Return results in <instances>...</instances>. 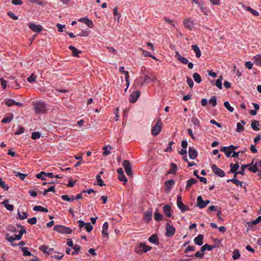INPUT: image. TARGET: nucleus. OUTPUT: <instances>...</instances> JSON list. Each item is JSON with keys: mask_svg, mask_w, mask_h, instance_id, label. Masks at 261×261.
Here are the masks:
<instances>
[{"mask_svg": "<svg viewBox=\"0 0 261 261\" xmlns=\"http://www.w3.org/2000/svg\"><path fill=\"white\" fill-rule=\"evenodd\" d=\"M154 218L156 221H161L163 219V215L159 213L158 209H156Z\"/></svg>", "mask_w": 261, "mask_h": 261, "instance_id": "c9c22d12", "label": "nucleus"}, {"mask_svg": "<svg viewBox=\"0 0 261 261\" xmlns=\"http://www.w3.org/2000/svg\"><path fill=\"white\" fill-rule=\"evenodd\" d=\"M193 77L196 83H200L201 82V77L198 73H194L193 75Z\"/></svg>", "mask_w": 261, "mask_h": 261, "instance_id": "e433bc0d", "label": "nucleus"}, {"mask_svg": "<svg viewBox=\"0 0 261 261\" xmlns=\"http://www.w3.org/2000/svg\"><path fill=\"white\" fill-rule=\"evenodd\" d=\"M28 222L30 224H35L37 222V218L36 217H33L28 219Z\"/></svg>", "mask_w": 261, "mask_h": 261, "instance_id": "338daca9", "label": "nucleus"}, {"mask_svg": "<svg viewBox=\"0 0 261 261\" xmlns=\"http://www.w3.org/2000/svg\"><path fill=\"white\" fill-rule=\"evenodd\" d=\"M148 241L155 245H158L159 243L158 235L156 234H153L151 237H150L148 239Z\"/></svg>", "mask_w": 261, "mask_h": 261, "instance_id": "b1692460", "label": "nucleus"}, {"mask_svg": "<svg viewBox=\"0 0 261 261\" xmlns=\"http://www.w3.org/2000/svg\"><path fill=\"white\" fill-rule=\"evenodd\" d=\"M69 49L72 51L73 56L75 57H79V54L81 53V51L78 50L75 47L70 45L68 47Z\"/></svg>", "mask_w": 261, "mask_h": 261, "instance_id": "bb28decb", "label": "nucleus"}, {"mask_svg": "<svg viewBox=\"0 0 261 261\" xmlns=\"http://www.w3.org/2000/svg\"><path fill=\"white\" fill-rule=\"evenodd\" d=\"M197 182V180L194 178H192L187 181V185L186 186V190H188L189 188L194 184Z\"/></svg>", "mask_w": 261, "mask_h": 261, "instance_id": "7c9ffc66", "label": "nucleus"}, {"mask_svg": "<svg viewBox=\"0 0 261 261\" xmlns=\"http://www.w3.org/2000/svg\"><path fill=\"white\" fill-rule=\"evenodd\" d=\"M230 171L232 173H234V177H236V174L238 173H242L241 172H236V171L239 169V164L238 162H236L234 164H230Z\"/></svg>", "mask_w": 261, "mask_h": 261, "instance_id": "f3484780", "label": "nucleus"}, {"mask_svg": "<svg viewBox=\"0 0 261 261\" xmlns=\"http://www.w3.org/2000/svg\"><path fill=\"white\" fill-rule=\"evenodd\" d=\"M0 187L6 191L8 190L9 188V186L5 184L2 178H0Z\"/></svg>", "mask_w": 261, "mask_h": 261, "instance_id": "49530a36", "label": "nucleus"}, {"mask_svg": "<svg viewBox=\"0 0 261 261\" xmlns=\"http://www.w3.org/2000/svg\"><path fill=\"white\" fill-rule=\"evenodd\" d=\"M215 247V246H213L209 245L207 244H205L204 245H203V246H202L201 247L200 251L201 252H204L206 250L210 251V250H212Z\"/></svg>", "mask_w": 261, "mask_h": 261, "instance_id": "2f4dec72", "label": "nucleus"}, {"mask_svg": "<svg viewBox=\"0 0 261 261\" xmlns=\"http://www.w3.org/2000/svg\"><path fill=\"white\" fill-rule=\"evenodd\" d=\"M96 179L97 180V185L100 187H102V186H105V185L103 183V180H102V179L101 178V176H100V175H97L96 176Z\"/></svg>", "mask_w": 261, "mask_h": 261, "instance_id": "79ce46f5", "label": "nucleus"}, {"mask_svg": "<svg viewBox=\"0 0 261 261\" xmlns=\"http://www.w3.org/2000/svg\"><path fill=\"white\" fill-rule=\"evenodd\" d=\"M175 57L178 61H179L180 62L184 64L188 63V60L187 58L181 56L178 53H176Z\"/></svg>", "mask_w": 261, "mask_h": 261, "instance_id": "393cba45", "label": "nucleus"}, {"mask_svg": "<svg viewBox=\"0 0 261 261\" xmlns=\"http://www.w3.org/2000/svg\"><path fill=\"white\" fill-rule=\"evenodd\" d=\"M18 215L19 216V219L20 220H23L24 219H26L28 216V215L26 212H23L22 214L21 215L20 213L19 212Z\"/></svg>", "mask_w": 261, "mask_h": 261, "instance_id": "13d9d810", "label": "nucleus"}, {"mask_svg": "<svg viewBox=\"0 0 261 261\" xmlns=\"http://www.w3.org/2000/svg\"><path fill=\"white\" fill-rule=\"evenodd\" d=\"M166 225V236L167 237H172L175 232V228L173 226L169 225L168 223H167Z\"/></svg>", "mask_w": 261, "mask_h": 261, "instance_id": "6e6552de", "label": "nucleus"}, {"mask_svg": "<svg viewBox=\"0 0 261 261\" xmlns=\"http://www.w3.org/2000/svg\"><path fill=\"white\" fill-rule=\"evenodd\" d=\"M20 249L23 252V255L24 256H30L32 255L31 253L28 250V248L27 247H20Z\"/></svg>", "mask_w": 261, "mask_h": 261, "instance_id": "ea45409f", "label": "nucleus"}, {"mask_svg": "<svg viewBox=\"0 0 261 261\" xmlns=\"http://www.w3.org/2000/svg\"><path fill=\"white\" fill-rule=\"evenodd\" d=\"M209 102L212 105V107H215L217 105V99L215 96H212L209 100Z\"/></svg>", "mask_w": 261, "mask_h": 261, "instance_id": "864d4df0", "label": "nucleus"}, {"mask_svg": "<svg viewBox=\"0 0 261 261\" xmlns=\"http://www.w3.org/2000/svg\"><path fill=\"white\" fill-rule=\"evenodd\" d=\"M177 170V165L175 163H172L171 164V167H170V169L168 171H167V174H174L176 173Z\"/></svg>", "mask_w": 261, "mask_h": 261, "instance_id": "5701e85b", "label": "nucleus"}, {"mask_svg": "<svg viewBox=\"0 0 261 261\" xmlns=\"http://www.w3.org/2000/svg\"><path fill=\"white\" fill-rule=\"evenodd\" d=\"M34 211H40L42 212H48V209L40 205H36L33 207Z\"/></svg>", "mask_w": 261, "mask_h": 261, "instance_id": "473e14b6", "label": "nucleus"}, {"mask_svg": "<svg viewBox=\"0 0 261 261\" xmlns=\"http://www.w3.org/2000/svg\"><path fill=\"white\" fill-rule=\"evenodd\" d=\"M220 151L221 152H224L227 158H229L232 152V150H231L229 146L222 147L220 149Z\"/></svg>", "mask_w": 261, "mask_h": 261, "instance_id": "a211bd4d", "label": "nucleus"}, {"mask_svg": "<svg viewBox=\"0 0 261 261\" xmlns=\"http://www.w3.org/2000/svg\"><path fill=\"white\" fill-rule=\"evenodd\" d=\"M85 228L87 232H90L92 229L93 226L90 224V223H87L85 225Z\"/></svg>", "mask_w": 261, "mask_h": 261, "instance_id": "774afa93", "label": "nucleus"}, {"mask_svg": "<svg viewBox=\"0 0 261 261\" xmlns=\"http://www.w3.org/2000/svg\"><path fill=\"white\" fill-rule=\"evenodd\" d=\"M8 15L14 20H17L18 19V16H16L15 14L12 12H9L7 13Z\"/></svg>", "mask_w": 261, "mask_h": 261, "instance_id": "e2e57ef3", "label": "nucleus"}, {"mask_svg": "<svg viewBox=\"0 0 261 261\" xmlns=\"http://www.w3.org/2000/svg\"><path fill=\"white\" fill-rule=\"evenodd\" d=\"M189 155L191 159H195L197 156V152L193 147H189Z\"/></svg>", "mask_w": 261, "mask_h": 261, "instance_id": "dca6fc26", "label": "nucleus"}, {"mask_svg": "<svg viewBox=\"0 0 261 261\" xmlns=\"http://www.w3.org/2000/svg\"><path fill=\"white\" fill-rule=\"evenodd\" d=\"M5 104L8 107H11L13 105L17 106L18 107H21L22 106V103L20 102H16L13 99H6L5 100Z\"/></svg>", "mask_w": 261, "mask_h": 261, "instance_id": "f8f14e48", "label": "nucleus"}, {"mask_svg": "<svg viewBox=\"0 0 261 261\" xmlns=\"http://www.w3.org/2000/svg\"><path fill=\"white\" fill-rule=\"evenodd\" d=\"M151 248V246H147L143 243H140L136 249V251L137 253L139 254L142 252H147L150 251Z\"/></svg>", "mask_w": 261, "mask_h": 261, "instance_id": "7ed1b4c3", "label": "nucleus"}, {"mask_svg": "<svg viewBox=\"0 0 261 261\" xmlns=\"http://www.w3.org/2000/svg\"><path fill=\"white\" fill-rule=\"evenodd\" d=\"M79 21L86 24L90 28H93L94 27L92 21L87 17L80 18Z\"/></svg>", "mask_w": 261, "mask_h": 261, "instance_id": "2eb2a0df", "label": "nucleus"}, {"mask_svg": "<svg viewBox=\"0 0 261 261\" xmlns=\"http://www.w3.org/2000/svg\"><path fill=\"white\" fill-rule=\"evenodd\" d=\"M184 25L186 28L191 30L193 27L194 23L190 19H187L184 20Z\"/></svg>", "mask_w": 261, "mask_h": 261, "instance_id": "aec40b11", "label": "nucleus"}, {"mask_svg": "<svg viewBox=\"0 0 261 261\" xmlns=\"http://www.w3.org/2000/svg\"><path fill=\"white\" fill-rule=\"evenodd\" d=\"M32 106L35 113L37 114L44 113L47 110V106L44 102L39 100L32 102Z\"/></svg>", "mask_w": 261, "mask_h": 261, "instance_id": "f257e3e1", "label": "nucleus"}, {"mask_svg": "<svg viewBox=\"0 0 261 261\" xmlns=\"http://www.w3.org/2000/svg\"><path fill=\"white\" fill-rule=\"evenodd\" d=\"M191 121L195 126L198 127L200 126V121L197 118L193 117L191 119Z\"/></svg>", "mask_w": 261, "mask_h": 261, "instance_id": "603ef678", "label": "nucleus"}, {"mask_svg": "<svg viewBox=\"0 0 261 261\" xmlns=\"http://www.w3.org/2000/svg\"><path fill=\"white\" fill-rule=\"evenodd\" d=\"M118 179L120 181H124V185L126 184V183L127 181V179L126 177H125V176L124 175V174H122V175H118Z\"/></svg>", "mask_w": 261, "mask_h": 261, "instance_id": "4d7b16f0", "label": "nucleus"}, {"mask_svg": "<svg viewBox=\"0 0 261 261\" xmlns=\"http://www.w3.org/2000/svg\"><path fill=\"white\" fill-rule=\"evenodd\" d=\"M240 256V253L238 250L235 249L233 252L232 258L233 259L236 260Z\"/></svg>", "mask_w": 261, "mask_h": 261, "instance_id": "c03bdc74", "label": "nucleus"}, {"mask_svg": "<svg viewBox=\"0 0 261 261\" xmlns=\"http://www.w3.org/2000/svg\"><path fill=\"white\" fill-rule=\"evenodd\" d=\"M163 211L164 214L167 217L170 218L172 216V214L171 212V207L169 205H165L163 207Z\"/></svg>", "mask_w": 261, "mask_h": 261, "instance_id": "412c9836", "label": "nucleus"}, {"mask_svg": "<svg viewBox=\"0 0 261 261\" xmlns=\"http://www.w3.org/2000/svg\"><path fill=\"white\" fill-rule=\"evenodd\" d=\"M177 205L182 212H186L189 210L188 206L183 203L181 196L180 195H177Z\"/></svg>", "mask_w": 261, "mask_h": 261, "instance_id": "39448f33", "label": "nucleus"}, {"mask_svg": "<svg viewBox=\"0 0 261 261\" xmlns=\"http://www.w3.org/2000/svg\"><path fill=\"white\" fill-rule=\"evenodd\" d=\"M224 106L230 112H232L234 110L233 107L230 106L229 102L228 101H225L224 103Z\"/></svg>", "mask_w": 261, "mask_h": 261, "instance_id": "09e8293b", "label": "nucleus"}, {"mask_svg": "<svg viewBox=\"0 0 261 261\" xmlns=\"http://www.w3.org/2000/svg\"><path fill=\"white\" fill-rule=\"evenodd\" d=\"M39 249L41 251L47 254H52L54 252L53 248H49L48 246L46 245L41 246L40 247Z\"/></svg>", "mask_w": 261, "mask_h": 261, "instance_id": "ddd939ff", "label": "nucleus"}, {"mask_svg": "<svg viewBox=\"0 0 261 261\" xmlns=\"http://www.w3.org/2000/svg\"><path fill=\"white\" fill-rule=\"evenodd\" d=\"M255 62L257 65H261V55H257L256 57H254Z\"/></svg>", "mask_w": 261, "mask_h": 261, "instance_id": "6e6d98bb", "label": "nucleus"}, {"mask_svg": "<svg viewBox=\"0 0 261 261\" xmlns=\"http://www.w3.org/2000/svg\"><path fill=\"white\" fill-rule=\"evenodd\" d=\"M259 122L257 120H253L251 122V128L254 130L256 131H258L259 130Z\"/></svg>", "mask_w": 261, "mask_h": 261, "instance_id": "c756f323", "label": "nucleus"}, {"mask_svg": "<svg viewBox=\"0 0 261 261\" xmlns=\"http://www.w3.org/2000/svg\"><path fill=\"white\" fill-rule=\"evenodd\" d=\"M260 222V220L259 219V218L258 217L257 218H256L255 220L253 221H251L250 222H248V224L249 225V226H251V225H255V224H258L259 222Z\"/></svg>", "mask_w": 261, "mask_h": 261, "instance_id": "69168bd1", "label": "nucleus"}, {"mask_svg": "<svg viewBox=\"0 0 261 261\" xmlns=\"http://www.w3.org/2000/svg\"><path fill=\"white\" fill-rule=\"evenodd\" d=\"M73 249H74V251L71 253V255H74L79 254L81 249V247L77 245H75L73 246Z\"/></svg>", "mask_w": 261, "mask_h": 261, "instance_id": "4c0bfd02", "label": "nucleus"}, {"mask_svg": "<svg viewBox=\"0 0 261 261\" xmlns=\"http://www.w3.org/2000/svg\"><path fill=\"white\" fill-rule=\"evenodd\" d=\"M203 236L201 234H198L197 237H196L194 239V242L195 244L201 246L203 244Z\"/></svg>", "mask_w": 261, "mask_h": 261, "instance_id": "6ab92c4d", "label": "nucleus"}, {"mask_svg": "<svg viewBox=\"0 0 261 261\" xmlns=\"http://www.w3.org/2000/svg\"><path fill=\"white\" fill-rule=\"evenodd\" d=\"M187 82L191 88L193 87L194 82H193V80L191 77H187Z\"/></svg>", "mask_w": 261, "mask_h": 261, "instance_id": "bf43d9fd", "label": "nucleus"}, {"mask_svg": "<svg viewBox=\"0 0 261 261\" xmlns=\"http://www.w3.org/2000/svg\"><path fill=\"white\" fill-rule=\"evenodd\" d=\"M155 80V77L152 74L145 75L144 77L145 82H150L153 81Z\"/></svg>", "mask_w": 261, "mask_h": 261, "instance_id": "f704fd0d", "label": "nucleus"}, {"mask_svg": "<svg viewBox=\"0 0 261 261\" xmlns=\"http://www.w3.org/2000/svg\"><path fill=\"white\" fill-rule=\"evenodd\" d=\"M12 119H13V115H11L10 116L4 118L2 120V122L3 123H9L11 121V120Z\"/></svg>", "mask_w": 261, "mask_h": 261, "instance_id": "de8ad7c7", "label": "nucleus"}, {"mask_svg": "<svg viewBox=\"0 0 261 261\" xmlns=\"http://www.w3.org/2000/svg\"><path fill=\"white\" fill-rule=\"evenodd\" d=\"M165 185L167 189H170L171 187L174 185V181L173 179L167 180L166 181Z\"/></svg>", "mask_w": 261, "mask_h": 261, "instance_id": "58836bf2", "label": "nucleus"}, {"mask_svg": "<svg viewBox=\"0 0 261 261\" xmlns=\"http://www.w3.org/2000/svg\"><path fill=\"white\" fill-rule=\"evenodd\" d=\"M6 239L9 241L10 243H12L14 242V241H15V238L14 237H12V236H10L9 234H6Z\"/></svg>", "mask_w": 261, "mask_h": 261, "instance_id": "052dcab7", "label": "nucleus"}, {"mask_svg": "<svg viewBox=\"0 0 261 261\" xmlns=\"http://www.w3.org/2000/svg\"><path fill=\"white\" fill-rule=\"evenodd\" d=\"M41 136V134L38 132H35L32 134L31 138L33 140L39 139Z\"/></svg>", "mask_w": 261, "mask_h": 261, "instance_id": "37998d69", "label": "nucleus"}, {"mask_svg": "<svg viewBox=\"0 0 261 261\" xmlns=\"http://www.w3.org/2000/svg\"><path fill=\"white\" fill-rule=\"evenodd\" d=\"M192 49L194 51V52L196 54V57L197 58H199L201 56V51H200L199 48L198 47V45L196 44L193 45L192 46Z\"/></svg>", "mask_w": 261, "mask_h": 261, "instance_id": "c85d7f7f", "label": "nucleus"}, {"mask_svg": "<svg viewBox=\"0 0 261 261\" xmlns=\"http://www.w3.org/2000/svg\"><path fill=\"white\" fill-rule=\"evenodd\" d=\"M54 230L57 232L65 234H70L72 232V229L64 225H58L54 227Z\"/></svg>", "mask_w": 261, "mask_h": 261, "instance_id": "f03ea898", "label": "nucleus"}, {"mask_svg": "<svg viewBox=\"0 0 261 261\" xmlns=\"http://www.w3.org/2000/svg\"><path fill=\"white\" fill-rule=\"evenodd\" d=\"M14 173H15V175L16 176L19 177L22 180H24V179L25 178V177L27 176V174H24V173H20V172H15Z\"/></svg>", "mask_w": 261, "mask_h": 261, "instance_id": "a18cd8bd", "label": "nucleus"}, {"mask_svg": "<svg viewBox=\"0 0 261 261\" xmlns=\"http://www.w3.org/2000/svg\"><path fill=\"white\" fill-rule=\"evenodd\" d=\"M109 148L111 149V147L109 146H106L104 147V148H103V149L104 150V151L102 153L103 155L106 156L110 154L111 152L110 150L108 149Z\"/></svg>", "mask_w": 261, "mask_h": 261, "instance_id": "5fc2aeb1", "label": "nucleus"}, {"mask_svg": "<svg viewBox=\"0 0 261 261\" xmlns=\"http://www.w3.org/2000/svg\"><path fill=\"white\" fill-rule=\"evenodd\" d=\"M152 208H149L145 213H144V220L146 222H149L150 220L152 219Z\"/></svg>", "mask_w": 261, "mask_h": 261, "instance_id": "9b49d317", "label": "nucleus"}, {"mask_svg": "<svg viewBox=\"0 0 261 261\" xmlns=\"http://www.w3.org/2000/svg\"><path fill=\"white\" fill-rule=\"evenodd\" d=\"M141 92L139 91H133L129 96V101L130 102L135 103L140 95Z\"/></svg>", "mask_w": 261, "mask_h": 261, "instance_id": "9d476101", "label": "nucleus"}, {"mask_svg": "<svg viewBox=\"0 0 261 261\" xmlns=\"http://www.w3.org/2000/svg\"><path fill=\"white\" fill-rule=\"evenodd\" d=\"M246 10L252 14L254 16H259V12L250 7H246Z\"/></svg>", "mask_w": 261, "mask_h": 261, "instance_id": "72a5a7b5", "label": "nucleus"}, {"mask_svg": "<svg viewBox=\"0 0 261 261\" xmlns=\"http://www.w3.org/2000/svg\"><path fill=\"white\" fill-rule=\"evenodd\" d=\"M254 110H251L249 111V114L252 116H254L257 114V111L259 109V106L257 103H252Z\"/></svg>", "mask_w": 261, "mask_h": 261, "instance_id": "cd10ccee", "label": "nucleus"}, {"mask_svg": "<svg viewBox=\"0 0 261 261\" xmlns=\"http://www.w3.org/2000/svg\"><path fill=\"white\" fill-rule=\"evenodd\" d=\"M229 181H232L233 183L236 184L237 186L242 187L243 183L238 179H236L235 178H232L231 179L227 180L228 182H229Z\"/></svg>", "mask_w": 261, "mask_h": 261, "instance_id": "8fccbe9b", "label": "nucleus"}, {"mask_svg": "<svg viewBox=\"0 0 261 261\" xmlns=\"http://www.w3.org/2000/svg\"><path fill=\"white\" fill-rule=\"evenodd\" d=\"M196 206L200 209L205 207L204 200H203L201 196H199L197 198Z\"/></svg>", "mask_w": 261, "mask_h": 261, "instance_id": "4468645a", "label": "nucleus"}, {"mask_svg": "<svg viewBox=\"0 0 261 261\" xmlns=\"http://www.w3.org/2000/svg\"><path fill=\"white\" fill-rule=\"evenodd\" d=\"M237 131L238 132H241L243 131L244 130V126L243 125H242L240 123H238L237 124Z\"/></svg>", "mask_w": 261, "mask_h": 261, "instance_id": "680f3d73", "label": "nucleus"}, {"mask_svg": "<svg viewBox=\"0 0 261 261\" xmlns=\"http://www.w3.org/2000/svg\"><path fill=\"white\" fill-rule=\"evenodd\" d=\"M162 122L160 119L158 120L156 124L153 127L151 130V134L153 136H157L160 132L162 129Z\"/></svg>", "mask_w": 261, "mask_h": 261, "instance_id": "20e7f679", "label": "nucleus"}, {"mask_svg": "<svg viewBox=\"0 0 261 261\" xmlns=\"http://www.w3.org/2000/svg\"><path fill=\"white\" fill-rule=\"evenodd\" d=\"M109 227V223L107 222H106L103 223L102 225V234L103 237H108V229Z\"/></svg>", "mask_w": 261, "mask_h": 261, "instance_id": "4be33fe9", "label": "nucleus"}, {"mask_svg": "<svg viewBox=\"0 0 261 261\" xmlns=\"http://www.w3.org/2000/svg\"><path fill=\"white\" fill-rule=\"evenodd\" d=\"M28 26L32 31L36 33L40 32L43 29V27L41 25L33 23H29Z\"/></svg>", "mask_w": 261, "mask_h": 261, "instance_id": "1a4fd4ad", "label": "nucleus"}, {"mask_svg": "<svg viewBox=\"0 0 261 261\" xmlns=\"http://www.w3.org/2000/svg\"><path fill=\"white\" fill-rule=\"evenodd\" d=\"M223 80V77L222 76H220L216 82V86L220 89H222V81Z\"/></svg>", "mask_w": 261, "mask_h": 261, "instance_id": "a19ab883", "label": "nucleus"}, {"mask_svg": "<svg viewBox=\"0 0 261 261\" xmlns=\"http://www.w3.org/2000/svg\"><path fill=\"white\" fill-rule=\"evenodd\" d=\"M213 172L219 177H223L225 176V172L222 169L219 168L216 165H212Z\"/></svg>", "mask_w": 261, "mask_h": 261, "instance_id": "423d86ee", "label": "nucleus"}, {"mask_svg": "<svg viewBox=\"0 0 261 261\" xmlns=\"http://www.w3.org/2000/svg\"><path fill=\"white\" fill-rule=\"evenodd\" d=\"M2 204L5 206L7 210L12 211L14 210V206L12 204L9 203L8 200H5L2 202Z\"/></svg>", "mask_w": 261, "mask_h": 261, "instance_id": "a878e982", "label": "nucleus"}, {"mask_svg": "<svg viewBox=\"0 0 261 261\" xmlns=\"http://www.w3.org/2000/svg\"><path fill=\"white\" fill-rule=\"evenodd\" d=\"M46 173L44 171H41L40 173L36 174V177L37 178H40L42 180H45V176H46Z\"/></svg>", "mask_w": 261, "mask_h": 261, "instance_id": "3c124183", "label": "nucleus"}, {"mask_svg": "<svg viewBox=\"0 0 261 261\" xmlns=\"http://www.w3.org/2000/svg\"><path fill=\"white\" fill-rule=\"evenodd\" d=\"M36 79V77L33 74H32L28 78V81L29 83H33L35 81Z\"/></svg>", "mask_w": 261, "mask_h": 261, "instance_id": "0e129e2a", "label": "nucleus"}, {"mask_svg": "<svg viewBox=\"0 0 261 261\" xmlns=\"http://www.w3.org/2000/svg\"><path fill=\"white\" fill-rule=\"evenodd\" d=\"M124 167L126 173L127 175L130 176L132 174V167L130 162L128 160H125L122 164Z\"/></svg>", "mask_w": 261, "mask_h": 261, "instance_id": "0eeeda50", "label": "nucleus"}]
</instances>
